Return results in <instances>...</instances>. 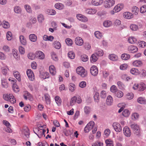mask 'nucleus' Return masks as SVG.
<instances>
[{"label":"nucleus","mask_w":146,"mask_h":146,"mask_svg":"<svg viewBox=\"0 0 146 146\" xmlns=\"http://www.w3.org/2000/svg\"><path fill=\"white\" fill-rule=\"evenodd\" d=\"M3 97L5 100L9 101L12 104H14L16 102V100L12 94H4Z\"/></svg>","instance_id":"nucleus-1"},{"label":"nucleus","mask_w":146,"mask_h":146,"mask_svg":"<svg viewBox=\"0 0 146 146\" xmlns=\"http://www.w3.org/2000/svg\"><path fill=\"white\" fill-rule=\"evenodd\" d=\"M82 102V99L80 96H74L71 98L70 102V105L73 106L76 102L78 104H80Z\"/></svg>","instance_id":"nucleus-2"},{"label":"nucleus","mask_w":146,"mask_h":146,"mask_svg":"<svg viewBox=\"0 0 146 146\" xmlns=\"http://www.w3.org/2000/svg\"><path fill=\"white\" fill-rule=\"evenodd\" d=\"M76 71L77 73L82 77H84L87 75V72L85 71V69L82 67L81 66L77 68Z\"/></svg>","instance_id":"nucleus-3"},{"label":"nucleus","mask_w":146,"mask_h":146,"mask_svg":"<svg viewBox=\"0 0 146 146\" xmlns=\"http://www.w3.org/2000/svg\"><path fill=\"white\" fill-rule=\"evenodd\" d=\"M131 128L134 131L135 134L137 135H139L140 132L139 126L136 123L132 124L131 125Z\"/></svg>","instance_id":"nucleus-4"},{"label":"nucleus","mask_w":146,"mask_h":146,"mask_svg":"<svg viewBox=\"0 0 146 146\" xmlns=\"http://www.w3.org/2000/svg\"><path fill=\"white\" fill-rule=\"evenodd\" d=\"M115 3L114 0H106L104 3V6L105 8H110L114 5Z\"/></svg>","instance_id":"nucleus-5"},{"label":"nucleus","mask_w":146,"mask_h":146,"mask_svg":"<svg viewBox=\"0 0 146 146\" xmlns=\"http://www.w3.org/2000/svg\"><path fill=\"white\" fill-rule=\"evenodd\" d=\"M90 71L91 74L94 76H96L98 74V70L96 66H92L90 68Z\"/></svg>","instance_id":"nucleus-6"},{"label":"nucleus","mask_w":146,"mask_h":146,"mask_svg":"<svg viewBox=\"0 0 146 146\" xmlns=\"http://www.w3.org/2000/svg\"><path fill=\"white\" fill-rule=\"evenodd\" d=\"M113 126L115 131L117 132H120L122 130V127L120 124L117 123H114Z\"/></svg>","instance_id":"nucleus-7"},{"label":"nucleus","mask_w":146,"mask_h":146,"mask_svg":"<svg viewBox=\"0 0 146 146\" xmlns=\"http://www.w3.org/2000/svg\"><path fill=\"white\" fill-rule=\"evenodd\" d=\"M124 135L128 137H130L131 135V131L130 129L127 126H125L123 129Z\"/></svg>","instance_id":"nucleus-8"},{"label":"nucleus","mask_w":146,"mask_h":146,"mask_svg":"<svg viewBox=\"0 0 146 146\" xmlns=\"http://www.w3.org/2000/svg\"><path fill=\"white\" fill-rule=\"evenodd\" d=\"M27 74L30 80L33 81L34 80V75L33 71L31 69H28L27 70Z\"/></svg>","instance_id":"nucleus-9"},{"label":"nucleus","mask_w":146,"mask_h":146,"mask_svg":"<svg viewBox=\"0 0 146 146\" xmlns=\"http://www.w3.org/2000/svg\"><path fill=\"white\" fill-rule=\"evenodd\" d=\"M75 42L76 45L78 46H82L84 43L83 40L82 38L77 37L75 38Z\"/></svg>","instance_id":"nucleus-10"},{"label":"nucleus","mask_w":146,"mask_h":146,"mask_svg":"<svg viewBox=\"0 0 146 146\" xmlns=\"http://www.w3.org/2000/svg\"><path fill=\"white\" fill-rule=\"evenodd\" d=\"M127 50L130 52L134 53L137 51L138 48L136 46L130 45L128 46Z\"/></svg>","instance_id":"nucleus-11"},{"label":"nucleus","mask_w":146,"mask_h":146,"mask_svg":"<svg viewBox=\"0 0 146 146\" xmlns=\"http://www.w3.org/2000/svg\"><path fill=\"white\" fill-rule=\"evenodd\" d=\"M77 18L80 21L83 22H86L87 21V18L81 14H78L76 16Z\"/></svg>","instance_id":"nucleus-12"},{"label":"nucleus","mask_w":146,"mask_h":146,"mask_svg":"<svg viewBox=\"0 0 146 146\" xmlns=\"http://www.w3.org/2000/svg\"><path fill=\"white\" fill-rule=\"evenodd\" d=\"M36 56L39 59H43L44 58V55L43 52L41 51H37L36 52Z\"/></svg>","instance_id":"nucleus-13"},{"label":"nucleus","mask_w":146,"mask_h":146,"mask_svg":"<svg viewBox=\"0 0 146 146\" xmlns=\"http://www.w3.org/2000/svg\"><path fill=\"white\" fill-rule=\"evenodd\" d=\"M85 12L89 14H94L96 13L97 10L94 8H88L86 9Z\"/></svg>","instance_id":"nucleus-14"},{"label":"nucleus","mask_w":146,"mask_h":146,"mask_svg":"<svg viewBox=\"0 0 146 146\" xmlns=\"http://www.w3.org/2000/svg\"><path fill=\"white\" fill-rule=\"evenodd\" d=\"M123 7V4H119L116 6L114 8V10L115 13L119 11Z\"/></svg>","instance_id":"nucleus-15"},{"label":"nucleus","mask_w":146,"mask_h":146,"mask_svg":"<svg viewBox=\"0 0 146 146\" xmlns=\"http://www.w3.org/2000/svg\"><path fill=\"white\" fill-rule=\"evenodd\" d=\"M98 57L95 53L92 54L90 58L91 62L93 63L96 62L98 59Z\"/></svg>","instance_id":"nucleus-16"},{"label":"nucleus","mask_w":146,"mask_h":146,"mask_svg":"<svg viewBox=\"0 0 146 146\" xmlns=\"http://www.w3.org/2000/svg\"><path fill=\"white\" fill-rule=\"evenodd\" d=\"M113 98L111 96L109 95L108 96L106 100V104L109 106L113 104Z\"/></svg>","instance_id":"nucleus-17"},{"label":"nucleus","mask_w":146,"mask_h":146,"mask_svg":"<svg viewBox=\"0 0 146 146\" xmlns=\"http://www.w3.org/2000/svg\"><path fill=\"white\" fill-rule=\"evenodd\" d=\"M24 94L23 95V97L24 99L26 100L28 99L29 100H31L32 99V97L30 94L27 91L24 92Z\"/></svg>","instance_id":"nucleus-18"},{"label":"nucleus","mask_w":146,"mask_h":146,"mask_svg":"<svg viewBox=\"0 0 146 146\" xmlns=\"http://www.w3.org/2000/svg\"><path fill=\"white\" fill-rule=\"evenodd\" d=\"M103 1V0H92V4L94 6H98L101 4Z\"/></svg>","instance_id":"nucleus-19"},{"label":"nucleus","mask_w":146,"mask_h":146,"mask_svg":"<svg viewBox=\"0 0 146 146\" xmlns=\"http://www.w3.org/2000/svg\"><path fill=\"white\" fill-rule=\"evenodd\" d=\"M95 53L98 56H101L104 54L103 51L100 48H97L96 49Z\"/></svg>","instance_id":"nucleus-20"},{"label":"nucleus","mask_w":146,"mask_h":146,"mask_svg":"<svg viewBox=\"0 0 146 146\" xmlns=\"http://www.w3.org/2000/svg\"><path fill=\"white\" fill-rule=\"evenodd\" d=\"M109 58L111 60L116 61L118 60V57L117 56L114 54H110L109 55Z\"/></svg>","instance_id":"nucleus-21"},{"label":"nucleus","mask_w":146,"mask_h":146,"mask_svg":"<svg viewBox=\"0 0 146 146\" xmlns=\"http://www.w3.org/2000/svg\"><path fill=\"white\" fill-rule=\"evenodd\" d=\"M13 75L17 79L19 82L21 80V75L19 72L17 71H14L13 72Z\"/></svg>","instance_id":"nucleus-22"},{"label":"nucleus","mask_w":146,"mask_h":146,"mask_svg":"<svg viewBox=\"0 0 146 146\" xmlns=\"http://www.w3.org/2000/svg\"><path fill=\"white\" fill-rule=\"evenodd\" d=\"M23 134L27 138H29V132L28 129L26 127L25 129H23L22 131Z\"/></svg>","instance_id":"nucleus-23"},{"label":"nucleus","mask_w":146,"mask_h":146,"mask_svg":"<svg viewBox=\"0 0 146 146\" xmlns=\"http://www.w3.org/2000/svg\"><path fill=\"white\" fill-rule=\"evenodd\" d=\"M123 15L124 18L127 19H130L133 17L132 14L129 12H126L124 13Z\"/></svg>","instance_id":"nucleus-24"},{"label":"nucleus","mask_w":146,"mask_h":146,"mask_svg":"<svg viewBox=\"0 0 146 146\" xmlns=\"http://www.w3.org/2000/svg\"><path fill=\"white\" fill-rule=\"evenodd\" d=\"M20 41L21 43L23 45H25L27 44V42L25 38L23 35L19 36Z\"/></svg>","instance_id":"nucleus-25"},{"label":"nucleus","mask_w":146,"mask_h":146,"mask_svg":"<svg viewBox=\"0 0 146 146\" xmlns=\"http://www.w3.org/2000/svg\"><path fill=\"white\" fill-rule=\"evenodd\" d=\"M54 38L52 36H49L45 35L43 36V39L45 41H51L53 40Z\"/></svg>","instance_id":"nucleus-26"},{"label":"nucleus","mask_w":146,"mask_h":146,"mask_svg":"<svg viewBox=\"0 0 146 146\" xmlns=\"http://www.w3.org/2000/svg\"><path fill=\"white\" fill-rule=\"evenodd\" d=\"M112 22L109 20H106L104 21L103 23V25L104 27L108 28L111 26L112 25Z\"/></svg>","instance_id":"nucleus-27"},{"label":"nucleus","mask_w":146,"mask_h":146,"mask_svg":"<svg viewBox=\"0 0 146 146\" xmlns=\"http://www.w3.org/2000/svg\"><path fill=\"white\" fill-rule=\"evenodd\" d=\"M49 71L52 75H54L56 73L55 68L54 66L51 65L49 68Z\"/></svg>","instance_id":"nucleus-28"},{"label":"nucleus","mask_w":146,"mask_h":146,"mask_svg":"<svg viewBox=\"0 0 146 146\" xmlns=\"http://www.w3.org/2000/svg\"><path fill=\"white\" fill-rule=\"evenodd\" d=\"M46 13L49 15H54L56 14V12L54 9H48L46 10Z\"/></svg>","instance_id":"nucleus-29"},{"label":"nucleus","mask_w":146,"mask_h":146,"mask_svg":"<svg viewBox=\"0 0 146 146\" xmlns=\"http://www.w3.org/2000/svg\"><path fill=\"white\" fill-rule=\"evenodd\" d=\"M142 62L140 60H136L133 62V65L135 66H142Z\"/></svg>","instance_id":"nucleus-30"},{"label":"nucleus","mask_w":146,"mask_h":146,"mask_svg":"<svg viewBox=\"0 0 146 146\" xmlns=\"http://www.w3.org/2000/svg\"><path fill=\"white\" fill-rule=\"evenodd\" d=\"M29 38L31 41L35 42L37 40V36L35 34H31L29 36Z\"/></svg>","instance_id":"nucleus-31"},{"label":"nucleus","mask_w":146,"mask_h":146,"mask_svg":"<svg viewBox=\"0 0 146 146\" xmlns=\"http://www.w3.org/2000/svg\"><path fill=\"white\" fill-rule=\"evenodd\" d=\"M114 95L117 98H121L123 96V93L122 92L118 90Z\"/></svg>","instance_id":"nucleus-32"},{"label":"nucleus","mask_w":146,"mask_h":146,"mask_svg":"<svg viewBox=\"0 0 146 146\" xmlns=\"http://www.w3.org/2000/svg\"><path fill=\"white\" fill-rule=\"evenodd\" d=\"M54 7L56 8L59 10H62L63 9L64 6L62 3H57L55 4Z\"/></svg>","instance_id":"nucleus-33"},{"label":"nucleus","mask_w":146,"mask_h":146,"mask_svg":"<svg viewBox=\"0 0 146 146\" xmlns=\"http://www.w3.org/2000/svg\"><path fill=\"white\" fill-rule=\"evenodd\" d=\"M1 85L2 87L4 88H7L8 87V83L6 79L2 78L1 79Z\"/></svg>","instance_id":"nucleus-34"},{"label":"nucleus","mask_w":146,"mask_h":146,"mask_svg":"<svg viewBox=\"0 0 146 146\" xmlns=\"http://www.w3.org/2000/svg\"><path fill=\"white\" fill-rule=\"evenodd\" d=\"M53 46L56 49H59L61 47V44L58 41H55L53 44Z\"/></svg>","instance_id":"nucleus-35"},{"label":"nucleus","mask_w":146,"mask_h":146,"mask_svg":"<svg viewBox=\"0 0 146 146\" xmlns=\"http://www.w3.org/2000/svg\"><path fill=\"white\" fill-rule=\"evenodd\" d=\"M130 57V55L128 54L124 53L121 55V59L124 60H128Z\"/></svg>","instance_id":"nucleus-36"},{"label":"nucleus","mask_w":146,"mask_h":146,"mask_svg":"<svg viewBox=\"0 0 146 146\" xmlns=\"http://www.w3.org/2000/svg\"><path fill=\"white\" fill-rule=\"evenodd\" d=\"M138 102L141 104H144L146 103V100L144 98L139 97L137 99Z\"/></svg>","instance_id":"nucleus-37"},{"label":"nucleus","mask_w":146,"mask_h":146,"mask_svg":"<svg viewBox=\"0 0 146 146\" xmlns=\"http://www.w3.org/2000/svg\"><path fill=\"white\" fill-rule=\"evenodd\" d=\"M91 108L88 106H85L84 108V113L86 115L90 113Z\"/></svg>","instance_id":"nucleus-38"},{"label":"nucleus","mask_w":146,"mask_h":146,"mask_svg":"<svg viewBox=\"0 0 146 146\" xmlns=\"http://www.w3.org/2000/svg\"><path fill=\"white\" fill-rule=\"evenodd\" d=\"M94 97L95 102L97 103H98L99 102L100 99L99 93L97 92H95Z\"/></svg>","instance_id":"nucleus-39"},{"label":"nucleus","mask_w":146,"mask_h":146,"mask_svg":"<svg viewBox=\"0 0 146 146\" xmlns=\"http://www.w3.org/2000/svg\"><path fill=\"white\" fill-rule=\"evenodd\" d=\"M139 11V8L135 6L132 7V11L133 13L135 15H137L138 14Z\"/></svg>","instance_id":"nucleus-40"},{"label":"nucleus","mask_w":146,"mask_h":146,"mask_svg":"<svg viewBox=\"0 0 146 146\" xmlns=\"http://www.w3.org/2000/svg\"><path fill=\"white\" fill-rule=\"evenodd\" d=\"M51 55L52 58L55 61H57L58 60V57L56 53L54 52L51 53Z\"/></svg>","instance_id":"nucleus-41"},{"label":"nucleus","mask_w":146,"mask_h":146,"mask_svg":"<svg viewBox=\"0 0 146 146\" xmlns=\"http://www.w3.org/2000/svg\"><path fill=\"white\" fill-rule=\"evenodd\" d=\"M118 90L117 89V88L114 85H112L110 88V91L113 93L114 94Z\"/></svg>","instance_id":"nucleus-42"},{"label":"nucleus","mask_w":146,"mask_h":146,"mask_svg":"<svg viewBox=\"0 0 146 146\" xmlns=\"http://www.w3.org/2000/svg\"><path fill=\"white\" fill-rule=\"evenodd\" d=\"M25 8L27 11L29 13L32 12V10L31 7L28 4H26L24 6Z\"/></svg>","instance_id":"nucleus-43"},{"label":"nucleus","mask_w":146,"mask_h":146,"mask_svg":"<svg viewBox=\"0 0 146 146\" xmlns=\"http://www.w3.org/2000/svg\"><path fill=\"white\" fill-rule=\"evenodd\" d=\"M21 9L20 7L18 6H15L14 9L15 12L17 14H20L21 12Z\"/></svg>","instance_id":"nucleus-44"},{"label":"nucleus","mask_w":146,"mask_h":146,"mask_svg":"<svg viewBox=\"0 0 146 146\" xmlns=\"http://www.w3.org/2000/svg\"><path fill=\"white\" fill-rule=\"evenodd\" d=\"M146 88L145 84L142 83L139 84L138 90L139 91H143L145 90Z\"/></svg>","instance_id":"nucleus-45"},{"label":"nucleus","mask_w":146,"mask_h":146,"mask_svg":"<svg viewBox=\"0 0 146 146\" xmlns=\"http://www.w3.org/2000/svg\"><path fill=\"white\" fill-rule=\"evenodd\" d=\"M80 58L81 60L84 62H86L87 61L88 59V56L85 54L81 55Z\"/></svg>","instance_id":"nucleus-46"},{"label":"nucleus","mask_w":146,"mask_h":146,"mask_svg":"<svg viewBox=\"0 0 146 146\" xmlns=\"http://www.w3.org/2000/svg\"><path fill=\"white\" fill-rule=\"evenodd\" d=\"M1 24L2 27L5 29H7L9 27V23L5 21H3Z\"/></svg>","instance_id":"nucleus-47"},{"label":"nucleus","mask_w":146,"mask_h":146,"mask_svg":"<svg viewBox=\"0 0 146 146\" xmlns=\"http://www.w3.org/2000/svg\"><path fill=\"white\" fill-rule=\"evenodd\" d=\"M69 88L70 91L72 92H74L76 88L75 85L72 83L69 84Z\"/></svg>","instance_id":"nucleus-48"},{"label":"nucleus","mask_w":146,"mask_h":146,"mask_svg":"<svg viewBox=\"0 0 146 146\" xmlns=\"http://www.w3.org/2000/svg\"><path fill=\"white\" fill-rule=\"evenodd\" d=\"M130 113L128 110L125 109L123 110L122 112L123 115L125 117H128L130 115Z\"/></svg>","instance_id":"nucleus-49"},{"label":"nucleus","mask_w":146,"mask_h":146,"mask_svg":"<svg viewBox=\"0 0 146 146\" xmlns=\"http://www.w3.org/2000/svg\"><path fill=\"white\" fill-rule=\"evenodd\" d=\"M128 41L129 43L131 44L134 43L136 42V39L134 37H131L128 39Z\"/></svg>","instance_id":"nucleus-50"},{"label":"nucleus","mask_w":146,"mask_h":146,"mask_svg":"<svg viewBox=\"0 0 146 146\" xmlns=\"http://www.w3.org/2000/svg\"><path fill=\"white\" fill-rule=\"evenodd\" d=\"M95 36L98 38L100 39L102 38V35L99 31H96L94 33Z\"/></svg>","instance_id":"nucleus-51"},{"label":"nucleus","mask_w":146,"mask_h":146,"mask_svg":"<svg viewBox=\"0 0 146 146\" xmlns=\"http://www.w3.org/2000/svg\"><path fill=\"white\" fill-rule=\"evenodd\" d=\"M139 117V114L136 113H133L131 115L132 119L133 120H135L137 119Z\"/></svg>","instance_id":"nucleus-52"},{"label":"nucleus","mask_w":146,"mask_h":146,"mask_svg":"<svg viewBox=\"0 0 146 146\" xmlns=\"http://www.w3.org/2000/svg\"><path fill=\"white\" fill-rule=\"evenodd\" d=\"M55 101L56 104L58 105H60L61 103V101L60 98L58 96H56L55 97Z\"/></svg>","instance_id":"nucleus-53"},{"label":"nucleus","mask_w":146,"mask_h":146,"mask_svg":"<svg viewBox=\"0 0 146 146\" xmlns=\"http://www.w3.org/2000/svg\"><path fill=\"white\" fill-rule=\"evenodd\" d=\"M68 57L71 59H73L75 57V54L72 51L69 52L68 54Z\"/></svg>","instance_id":"nucleus-54"},{"label":"nucleus","mask_w":146,"mask_h":146,"mask_svg":"<svg viewBox=\"0 0 146 146\" xmlns=\"http://www.w3.org/2000/svg\"><path fill=\"white\" fill-rule=\"evenodd\" d=\"M44 96L46 103L47 104H49L50 103V100L49 95L48 94H45Z\"/></svg>","instance_id":"nucleus-55"},{"label":"nucleus","mask_w":146,"mask_h":146,"mask_svg":"<svg viewBox=\"0 0 146 146\" xmlns=\"http://www.w3.org/2000/svg\"><path fill=\"white\" fill-rule=\"evenodd\" d=\"M106 146H113V142L110 140L107 139L105 141Z\"/></svg>","instance_id":"nucleus-56"},{"label":"nucleus","mask_w":146,"mask_h":146,"mask_svg":"<svg viewBox=\"0 0 146 146\" xmlns=\"http://www.w3.org/2000/svg\"><path fill=\"white\" fill-rule=\"evenodd\" d=\"M119 88L121 89H124L125 87V85L120 81H118L117 83Z\"/></svg>","instance_id":"nucleus-57"},{"label":"nucleus","mask_w":146,"mask_h":146,"mask_svg":"<svg viewBox=\"0 0 146 146\" xmlns=\"http://www.w3.org/2000/svg\"><path fill=\"white\" fill-rule=\"evenodd\" d=\"M130 27L132 30L134 31H137L138 28L137 26L134 24L131 25Z\"/></svg>","instance_id":"nucleus-58"},{"label":"nucleus","mask_w":146,"mask_h":146,"mask_svg":"<svg viewBox=\"0 0 146 146\" xmlns=\"http://www.w3.org/2000/svg\"><path fill=\"white\" fill-rule=\"evenodd\" d=\"M7 38L8 40H10L12 38V33L11 32L8 31L7 33Z\"/></svg>","instance_id":"nucleus-59"},{"label":"nucleus","mask_w":146,"mask_h":146,"mask_svg":"<svg viewBox=\"0 0 146 146\" xmlns=\"http://www.w3.org/2000/svg\"><path fill=\"white\" fill-rule=\"evenodd\" d=\"M140 11L142 13H144L146 12V5H143L140 8Z\"/></svg>","instance_id":"nucleus-60"},{"label":"nucleus","mask_w":146,"mask_h":146,"mask_svg":"<svg viewBox=\"0 0 146 146\" xmlns=\"http://www.w3.org/2000/svg\"><path fill=\"white\" fill-rule=\"evenodd\" d=\"M128 67L127 64H124L121 65L119 67V68L121 70H124L127 69Z\"/></svg>","instance_id":"nucleus-61"},{"label":"nucleus","mask_w":146,"mask_h":146,"mask_svg":"<svg viewBox=\"0 0 146 146\" xmlns=\"http://www.w3.org/2000/svg\"><path fill=\"white\" fill-rule=\"evenodd\" d=\"M139 72L138 70L135 68H132L130 70V72L133 74L136 75Z\"/></svg>","instance_id":"nucleus-62"},{"label":"nucleus","mask_w":146,"mask_h":146,"mask_svg":"<svg viewBox=\"0 0 146 146\" xmlns=\"http://www.w3.org/2000/svg\"><path fill=\"white\" fill-rule=\"evenodd\" d=\"M86 85V83L85 81H82L79 84V86L80 87L83 88H85Z\"/></svg>","instance_id":"nucleus-63"},{"label":"nucleus","mask_w":146,"mask_h":146,"mask_svg":"<svg viewBox=\"0 0 146 146\" xmlns=\"http://www.w3.org/2000/svg\"><path fill=\"white\" fill-rule=\"evenodd\" d=\"M103 143L99 141L93 143L92 146H103Z\"/></svg>","instance_id":"nucleus-64"}]
</instances>
